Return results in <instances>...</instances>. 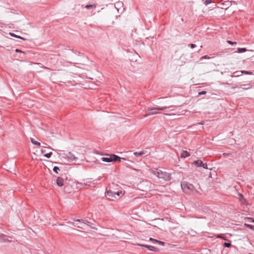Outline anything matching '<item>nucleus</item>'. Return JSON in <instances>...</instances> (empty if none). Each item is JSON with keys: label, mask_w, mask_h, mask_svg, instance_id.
Segmentation results:
<instances>
[{"label": "nucleus", "mask_w": 254, "mask_h": 254, "mask_svg": "<svg viewBox=\"0 0 254 254\" xmlns=\"http://www.w3.org/2000/svg\"><path fill=\"white\" fill-rule=\"evenodd\" d=\"M148 171L150 173L155 175L159 179H161L165 181H169L171 179V176L169 173L162 171L160 169L152 168L149 169Z\"/></svg>", "instance_id": "f257e3e1"}, {"label": "nucleus", "mask_w": 254, "mask_h": 254, "mask_svg": "<svg viewBox=\"0 0 254 254\" xmlns=\"http://www.w3.org/2000/svg\"><path fill=\"white\" fill-rule=\"evenodd\" d=\"M181 187L184 192L186 193L193 194L197 192V190L194 186L187 182L182 183Z\"/></svg>", "instance_id": "f03ea898"}, {"label": "nucleus", "mask_w": 254, "mask_h": 254, "mask_svg": "<svg viewBox=\"0 0 254 254\" xmlns=\"http://www.w3.org/2000/svg\"><path fill=\"white\" fill-rule=\"evenodd\" d=\"M124 194L125 191L122 190L117 191L112 190H109L106 192L107 196H108L109 198H116L117 196H122L124 195Z\"/></svg>", "instance_id": "7ed1b4c3"}, {"label": "nucleus", "mask_w": 254, "mask_h": 254, "mask_svg": "<svg viewBox=\"0 0 254 254\" xmlns=\"http://www.w3.org/2000/svg\"><path fill=\"white\" fill-rule=\"evenodd\" d=\"M101 159L103 162H111L117 161H121V158L114 154H107L105 157H102Z\"/></svg>", "instance_id": "20e7f679"}, {"label": "nucleus", "mask_w": 254, "mask_h": 254, "mask_svg": "<svg viewBox=\"0 0 254 254\" xmlns=\"http://www.w3.org/2000/svg\"><path fill=\"white\" fill-rule=\"evenodd\" d=\"M64 155L66 158L70 161L76 160L77 159V157H75V155L71 152H69L67 154H64Z\"/></svg>", "instance_id": "39448f33"}, {"label": "nucleus", "mask_w": 254, "mask_h": 254, "mask_svg": "<svg viewBox=\"0 0 254 254\" xmlns=\"http://www.w3.org/2000/svg\"><path fill=\"white\" fill-rule=\"evenodd\" d=\"M193 164L198 167L201 166L204 168H207V165L206 164H203L201 160L195 161L193 163Z\"/></svg>", "instance_id": "423d86ee"}, {"label": "nucleus", "mask_w": 254, "mask_h": 254, "mask_svg": "<svg viewBox=\"0 0 254 254\" xmlns=\"http://www.w3.org/2000/svg\"><path fill=\"white\" fill-rule=\"evenodd\" d=\"M139 245L147 248L150 251H157L158 250V249L157 248H156V247H153V246H148V245Z\"/></svg>", "instance_id": "0eeeda50"}, {"label": "nucleus", "mask_w": 254, "mask_h": 254, "mask_svg": "<svg viewBox=\"0 0 254 254\" xmlns=\"http://www.w3.org/2000/svg\"><path fill=\"white\" fill-rule=\"evenodd\" d=\"M57 184L60 187H62L64 185V180L63 179L60 177L57 179Z\"/></svg>", "instance_id": "6e6552de"}, {"label": "nucleus", "mask_w": 254, "mask_h": 254, "mask_svg": "<svg viewBox=\"0 0 254 254\" xmlns=\"http://www.w3.org/2000/svg\"><path fill=\"white\" fill-rule=\"evenodd\" d=\"M149 240L150 241H152L153 243H158V244L161 245L162 246H164L165 244L164 242H163L159 241L151 238H150Z\"/></svg>", "instance_id": "1a4fd4ad"}, {"label": "nucleus", "mask_w": 254, "mask_h": 254, "mask_svg": "<svg viewBox=\"0 0 254 254\" xmlns=\"http://www.w3.org/2000/svg\"><path fill=\"white\" fill-rule=\"evenodd\" d=\"M167 109V107H160V108H148V111H153V110H164L165 109Z\"/></svg>", "instance_id": "9d476101"}, {"label": "nucleus", "mask_w": 254, "mask_h": 254, "mask_svg": "<svg viewBox=\"0 0 254 254\" xmlns=\"http://www.w3.org/2000/svg\"><path fill=\"white\" fill-rule=\"evenodd\" d=\"M190 155L189 152L187 151H183L181 154V157L185 158L187 157H189Z\"/></svg>", "instance_id": "9b49d317"}, {"label": "nucleus", "mask_w": 254, "mask_h": 254, "mask_svg": "<svg viewBox=\"0 0 254 254\" xmlns=\"http://www.w3.org/2000/svg\"><path fill=\"white\" fill-rule=\"evenodd\" d=\"M146 153V152L145 151H141L140 152H134L133 153V154L136 156H142L143 155H145Z\"/></svg>", "instance_id": "f8f14e48"}, {"label": "nucleus", "mask_w": 254, "mask_h": 254, "mask_svg": "<svg viewBox=\"0 0 254 254\" xmlns=\"http://www.w3.org/2000/svg\"><path fill=\"white\" fill-rule=\"evenodd\" d=\"M30 139H31V141L32 142V143L33 144L36 145H38V146H40L41 145L40 142L36 141L34 138H31Z\"/></svg>", "instance_id": "ddd939ff"}, {"label": "nucleus", "mask_w": 254, "mask_h": 254, "mask_svg": "<svg viewBox=\"0 0 254 254\" xmlns=\"http://www.w3.org/2000/svg\"><path fill=\"white\" fill-rule=\"evenodd\" d=\"M85 223L84 222H82L79 225H78L77 224H74L73 225L74 226H76V227H77L79 228H81V229H83L84 228V226H85Z\"/></svg>", "instance_id": "4468645a"}, {"label": "nucleus", "mask_w": 254, "mask_h": 254, "mask_svg": "<svg viewBox=\"0 0 254 254\" xmlns=\"http://www.w3.org/2000/svg\"><path fill=\"white\" fill-rule=\"evenodd\" d=\"M9 34L12 36V37H16V38H19V39H22V40H25V39L20 36H17L15 34H14V33H9Z\"/></svg>", "instance_id": "2eb2a0df"}, {"label": "nucleus", "mask_w": 254, "mask_h": 254, "mask_svg": "<svg viewBox=\"0 0 254 254\" xmlns=\"http://www.w3.org/2000/svg\"><path fill=\"white\" fill-rule=\"evenodd\" d=\"M85 7L87 9H90V8H95L96 7V5L95 4H89V5H86Z\"/></svg>", "instance_id": "dca6fc26"}, {"label": "nucleus", "mask_w": 254, "mask_h": 254, "mask_svg": "<svg viewBox=\"0 0 254 254\" xmlns=\"http://www.w3.org/2000/svg\"><path fill=\"white\" fill-rule=\"evenodd\" d=\"M247 51V49L246 48H238V53H243Z\"/></svg>", "instance_id": "f3484780"}, {"label": "nucleus", "mask_w": 254, "mask_h": 254, "mask_svg": "<svg viewBox=\"0 0 254 254\" xmlns=\"http://www.w3.org/2000/svg\"><path fill=\"white\" fill-rule=\"evenodd\" d=\"M245 226L251 230H254V225H250V224H245Z\"/></svg>", "instance_id": "a211bd4d"}, {"label": "nucleus", "mask_w": 254, "mask_h": 254, "mask_svg": "<svg viewBox=\"0 0 254 254\" xmlns=\"http://www.w3.org/2000/svg\"><path fill=\"white\" fill-rule=\"evenodd\" d=\"M158 114V112H153L149 113L144 115V117H147L148 116L156 115V114Z\"/></svg>", "instance_id": "6ab92c4d"}, {"label": "nucleus", "mask_w": 254, "mask_h": 254, "mask_svg": "<svg viewBox=\"0 0 254 254\" xmlns=\"http://www.w3.org/2000/svg\"><path fill=\"white\" fill-rule=\"evenodd\" d=\"M240 72L241 73H244L246 74H252V73L251 72L248 71H245V70H242L240 71Z\"/></svg>", "instance_id": "aec40b11"}, {"label": "nucleus", "mask_w": 254, "mask_h": 254, "mask_svg": "<svg viewBox=\"0 0 254 254\" xmlns=\"http://www.w3.org/2000/svg\"><path fill=\"white\" fill-rule=\"evenodd\" d=\"M52 155V152H51L49 153L45 154L44 155V156L48 158H49L51 157Z\"/></svg>", "instance_id": "412c9836"}, {"label": "nucleus", "mask_w": 254, "mask_h": 254, "mask_svg": "<svg viewBox=\"0 0 254 254\" xmlns=\"http://www.w3.org/2000/svg\"><path fill=\"white\" fill-rule=\"evenodd\" d=\"M53 171H54L55 173H56L57 174H58V171H60V169H59V168L58 167L56 166V167H55L54 168V169H53Z\"/></svg>", "instance_id": "4be33fe9"}, {"label": "nucleus", "mask_w": 254, "mask_h": 254, "mask_svg": "<svg viewBox=\"0 0 254 254\" xmlns=\"http://www.w3.org/2000/svg\"><path fill=\"white\" fill-rule=\"evenodd\" d=\"M240 201H241L242 203H245V199L244 198H243V196H242V195L241 194H240Z\"/></svg>", "instance_id": "5701e85b"}, {"label": "nucleus", "mask_w": 254, "mask_h": 254, "mask_svg": "<svg viewBox=\"0 0 254 254\" xmlns=\"http://www.w3.org/2000/svg\"><path fill=\"white\" fill-rule=\"evenodd\" d=\"M224 245L225 247L229 248L231 246V244L229 243H225Z\"/></svg>", "instance_id": "b1692460"}, {"label": "nucleus", "mask_w": 254, "mask_h": 254, "mask_svg": "<svg viewBox=\"0 0 254 254\" xmlns=\"http://www.w3.org/2000/svg\"><path fill=\"white\" fill-rule=\"evenodd\" d=\"M240 72V71H236L234 73V74H237L236 75H232V77H234V76H239L240 75V74H238V73H239Z\"/></svg>", "instance_id": "393cba45"}, {"label": "nucleus", "mask_w": 254, "mask_h": 254, "mask_svg": "<svg viewBox=\"0 0 254 254\" xmlns=\"http://www.w3.org/2000/svg\"><path fill=\"white\" fill-rule=\"evenodd\" d=\"M240 72V71H236L234 73V74H237L236 75H232V77H234V76H239L240 75V74H238V73H239Z\"/></svg>", "instance_id": "a878e982"}, {"label": "nucleus", "mask_w": 254, "mask_h": 254, "mask_svg": "<svg viewBox=\"0 0 254 254\" xmlns=\"http://www.w3.org/2000/svg\"><path fill=\"white\" fill-rule=\"evenodd\" d=\"M246 219L250 221L251 222H253V221H254V219L252 218H250V217H247L246 218Z\"/></svg>", "instance_id": "bb28decb"}, {"label": "nucleus", "mask_w": 254, "mask_h": 254, "mask_svg": "<svg viewBox=\"0 0 254 254\" xmlns=\"http://www.w3.org/2000/svg\"><path fill=\"white\" fill-rule=\"evenodd\" d=\"M211 2H212V1H211V0H205V3L206 4H207L208 3H211Z\"/></svg>", "instance_id": "cd10ccee"}, {"label": "nucleus", "mask_w": 254, "mask_h": 254, "mask_svg": "<svg viewBox=\"0 0 254 254\" xmlns=\"http://www.w3.org/2000/svg\"><path fill=\"white\" fill-rule=\"evenodd\" d=\"M5 235L3 234H0V239H2L4 238Z\"/></svg>", "instance_id": "c85d7f7f"}, {"label": "nucleus", "mask_w": 254, "mask_h": 254, "mask_svg": "<svg viewBox=\"0 0 254 254\" xmlns=\"http://www.w3.org/2000/svg\"><path fill=\"white\" fill-rule=\"evenodd\" d=\"M210 58L207 56H204L201 57V59H209Z\"/></svg>", "instance_id": "c756f323"}, {"label": "nucleus", "mask_w": 254, "mask_h": 254, "mask_svg": "<svg viewBox=\"0 0 254 254\" xmlns=\"http://www.w3.org/2000/svg\"><path fill=\"white\" fill-rule=\"evenodd\" d=\"M190 46L191 48H193L195 47V45L193 44H190Z\"/></svg>", "instance_id": "7c9ffc66"}, {"label": "nucleus", "mask_w": 254, "mask_h": 254, "mask_svg": "<svg viewBox=\"0 0 254 254\" xmlns=\"http://www.w3.org/2000/svg\"><path fill=\"white\" fill-rule=\"evenodd\" d=\"M227 42L230 44H236V42H232L231 41H228Z\"/></svg>", "instance_id": "2f4dec72"}, {"label": "nucleus", "mask_w": 254, "mask_h": 254, "mask_svg": "<svg viewBox=\"0 0 254 254\" xmlns=\"http://www.w3.org/2000/svg\"><path fill=\"white\" fill-rule=\"evenodd\" d=\"M217 238H221V239H223L224 240H226V239H225L224 237H222L221 236H217Z\"/></svg>", "instance_id": "473e14b6"}, {"label": "nucleus", "mask_w": 254, "mask_h": 254, "mask_svg": "<svg viewBox=\"0 0 254 254\" xmlns=\"http://www.w3.org/2000/svg\"><path fill=\"white\" fill-rule=\"evenodd\" d=\"M15 52L18 53V52H20V53H24L23 52H22V51L19 50V49H16L15 50Z\"/></svg>", "instance_id": "72a5a7b5"}, {"label": "nucleus", "mask_w": 254, "mask_h": 254, "mask_svg": "<svg viewBox=\"0 0 254 254\" xmlns=\"http://www.w3.org/2000/svg\"><path fill=\"white\" fill-rule=\"evenodd\" d=\"M205 93H206L205 91H202L201 92H199L198 94H199V95H201V94H205Z\"/></svg>", "instance_id": "f704fd0d"}, {"label": "nucleus", "mask_w": 254, "mask_h": 254, "mask_svg": "<svg viewBox=\"0 0 254 254\" xmlns=\"http://www.w3.org/2000/svg\"><path fill=\"white\" fill-rule=\"evenodd\" d=\"M251 87H252V86H249V87H247L246 88H243V89L244 90H248V89H251Z\"/></svg>", "instance_id": "c9c22d12"}, {"label": "nucleus", "mask_w": 254, "mask_h": 254, "mask_svg": "<svg viewBox=\"0 0 254 254\" xmlns=\"http://www.w3.org/2000/svg\"><path fill=\"white\" fill-rule=\"evenodd\" d=\"M44 152H45V151H44L43 149H42V150H41V152H42V153H44Z\"/></svg>", "instance_id": "e433bc0d"}, {"label": "nucleus", "mask_w": 254, "mask_h": 254, "mask_svg": "<svg viewBox=\"0 0 254 254\" xmlns=\"http://www.w3.org/2000/svg\"><path fill=\"white\" fill-rule=\"evenodd\" d=\"M77 221H78V222H80V220H77Z\"/></svg>", "instance_id": "4c0bfd02"}, {"label": "nucleus", "mask_w": 254, "mask_h": 254, "mask_svg": "<svg viewBox=\"0 0 254 254\" xmlns=\"http://www.w3.org/2000/svg\"><path fill=\"white\" fill-rule=\"evenodd\" d=\"M253 222L254 223V221H253Z\"/></svg>", "instance_id": "58836bf2"}]
</instances>
